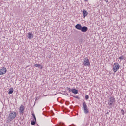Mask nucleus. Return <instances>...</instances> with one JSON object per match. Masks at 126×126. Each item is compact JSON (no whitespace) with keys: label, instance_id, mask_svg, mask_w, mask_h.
<instances>
[{"label":"nucleus","instance_id":"nucleus-1","mask_svg":"<svg viewBox=\"0 0 126 126\" xmlns=\"http://www.w3.org/2000/svg\"><path fill=\"white\" fill-rule=\"evenodd\" d=\"M16 116H17L16 112L14 111H10L8 115V118L7 120V123L9 124V123L11 122L12 120H13L16 118Z\"/></svg>","mask_w":126,"mask_h":126},{"label":"nucleus","instance_id":"nucleus-2","mask_svg":"<svg viewBox=\"0 0 126 126\" xmlns=\"http://www.w3.org/2000/svg\"><path fill=\"white\" fill-rule=\"evenodd\" d=\"M108 104L109 106V107L112 108H113V105L115 104V98L113 97H111L108 100Z\"/></svg>","mask_w":126,"mask_h":126},{"label":"nucleus","instance_id":"nucleus-3","mask_svg":"<svg viewBox=\"0 0 126 126\" xmlns=\"http://www.w3.org/2000/svg\"><path fill=\"white\" fill-rule=\"evenodd\" d=\"M83 65H84V66H90V62H89V59H88L87 57H85L84 58Z\"/></svg>","mask_w":126,"mask_h":126},{"label":"nucleus","instance_id":"nucleus-4","mask_svg":"<svg viewBox=\"0 0 126 126\" xmlns=\"http://www.w3.org/2000/svg\"><path fill=\"white\" fill-rule=\"evenodd\" d=\"M113 71L114 72H117L119 69H120V65L119 64V63H115L113 65Z\"/></svg>","mask_w":126,"mask_h":126},{"label":"nucleus","instance_id":"nucleus-5","mask_svg":"<svg viewBox=\"0 0 126 126\" xmlns=\"http://www.w3.org/2000/svg\"><path fill=\"white\" fill-rule=\"evenodd\" d=\"M83 109L84 110V114H88V113H89V111L88 110V108H87V105L85 102L83 103Z\"/></svg>","mask_w":126,"mask_h":126},{"label":"nucleus","instance_id":"nucleus-6","mask_svg":"<svg viewBox=\"0 0 126 126\" xmlns=\"http://www.w3.org/2000/svg\"><path fill=\"white\" fill-rule=\"evenodd\" d=\"M19 110V113H20V114H21V115H23L24 113V110H25V108L24 107V106H23V105H21Z\"/></svg>","mask_w":126,"mask_h":126},{"label":"nucleus","instance_id":"nucleus-7","mask_svg":"<svg viewBox=\"0 0 126 126\" xmlns=\"http://www.w3.org/2000/svg\"><path fill=\"white\" fill-rule=\"evenodd\" d=\"M34 36L33 35V34H32V32H30L27 35L28 39H29V40H31V39L33 38Z\"/></svg>","mask_w":126,"mask_h":126},{"label":"nucleus","instance_id":"nucleus-8","mask_svg":"<svg viewBox=\"0 0 126 126\" xmlns=\"http://www.w3.org/2000/svg\"><path fill=\"white\" fill-rule=\"evenodd\" d=\"M87 30H88V28H87V27H86V26L82 27V28L81 29V31H82V32H86V31H87Z\"/></svg>","mask_w":126,"mask_h":126},{"label":"nucleus","instance_id":"nucleus-9","mask_svg":"<svg viewBox=\"0 0 126 126\" xmlns=\"http://www.w3.org/2000/svg\"><path fill=\"white\" fill-rule=\"evenodd\" d=\"M75 27L76 29H78V30H81L82 26H81V24H78L75 26Z\"/></svg>","mask_w":126,"mask_h":126},{"label":"nucleus","instance_id":"nucleus-10","mask_svg":"<svg viewBox=\"0 0 126 126\" xmlns=\"http://www.w3.org/2000/svg\"><path fill=\"white\" fill-rule=\"evenodd\" d=\"M34 66H35V67H38V68H40V69H43V66L40 64H34Z\"/></svg>","mask_w":126,"mask_h":126},{"label":"nucleus","instance_id":"nucleus-11","mask_svg":"<svg viewBox=\"0 0 126 126\" xmlns=\"http://www.w3.org/2000/svg\"><path fill=\"white\" fill-rule=\"evenodd\" d=\"M0 70L1 72L3 73V74H5V73H6V71H7L6 68H5V67L2 68V69H0Z\"/></svg>","mask_w":126,"mask_h":126},{"label":"nucleus","instance_id":"nucleus-12","mask_svg":"<svg viewBox=\"0 0 126 126\" xmlns=\"http://www.w3.org/2000/svg\"><path fill=\"white\" fill-rule=\"evenodd\" d=\"M83 18H85V17L87 16V14H88V13L86 10H83Z\"/></svg>","mask_w":126,"mask_h":126},{"label":"nucleus","instance_id":"nucleus-13","mask_svg":"<svg viewBox=\"0 0 126 126\" xmlns=\"http://www.w3.org/2000/svg\"><path fill=\"white\" fill-rule=\"evenodd\" d=\"M72 93H74V94H78V90L75 89H72Z\"/></svg>","mask_w":126,"mask_h":126},{"label":"nucleus","instance_id":"nucleus-14","mask_svg":"<svg viewBox=\"0 0 126 126\" xmlns=\"http://www.w3.org/2000/svg\"><path fill=\"white\" fill-rule=\"evenodd\" d=\"M13 93V88H10L8 92V94H12Z\"/></svg>","mask_w":126,"mask_h":126},{"label":"nucleus","instance_id":"nucleus-15","mask_svg":"<svg viewBox=\"0 0 126 126\" xmlns=\"http://www.w3.org/2000/svg\"><path fill=\"white\" fill-rule=\"evenodd\" d=\"M65 126L64 125V123H59V124H57V125H56V126Z\"/></svg>","mask_w":126,"mask_h":126},{"label":"nucleus","instance_id":"nucleus-16","mask_svg":"<svg viewBox=\"0 0 126 126\" xmlns=\"http://www.w3.org/2000/svg\"><path fill=\"white\" fill-rule=\"evenodd\" d=\"M36 121H32V122H31V125H32V126H34V125H36Z\"/></svg>","mask_w":126,"mask_h":126},{"label":"nucleus","instance_id":"nucleus-17","mask_svg":"<svg viewBox=\"0 0 126 126\" xmlns=\"http://www.w3.org/2000/svg\"><path fill=\"white\" fill-rule=\"evenodd\" d=\"M32 115L34 118V120L35 121V122H37V119H36V116H35V114L32 113Z\"/></svg>","mask_w":126,"mask_h":126},{"label":"nucleus","instance_id":"nucleus-18","mask_svg":"<svg viewBox=\"0 0 126 126\" xmlns=\"http://www.w3.org/2000/svg\"><path fill=\"white\" fill-rule=\"evenodd\" d=\"M85 98L86 100H88L89 99V96H88V95L86 94Z\"/></svg>","mask_w":126,"mask_h":126},{"label":"nucleus","instance_id":"nucleus-19","mask_svg":"<svg viewBox=\"0 0 126 126\" xmlns=\"http://www.w3.org/2000/svg\"><path fill=\"white\" fill-rule=\"evenodd\" d=\"M121 114L122 115H123L124 116V115H125V111H124V110L121 109Z\"/></svg>","mask_w":126,"mask_h":126},{"label":"nucleus","instance_id":"nucleus-20","mask_svg":"<svg viewBox=\"0 0 126 126\" xmlns=\"http://www.w3.org/2000/svg\"><path fill=\"white\" fill-rule=\"evenodd\" d=\"M67 90H68L69 92H70V91H72V89H71L70 88L67 87Z\"/></svg>","mask_w":126,"mask_h":126},{"label":"nucleus","instance_id":"nucleus-21","mask_svg":"<svg viewBox=\"0 0 126 126\" xmlns=\"http://www.w3.org/2000/svg\"><path fill=\"white\" fill-rule=\"evenodd\" d=\"M118 59L119 60H124V56L119 57Z\"/></svg>","mask_w":126,"mask_h":126},{"label":"nucleus","instance_id":"nucleus-22","mask_svg":"<svg viewBox=\"0 0 126 126\" xmlns=\"http://www.w3.org/2000/svg\"><path fill=\"white\" fill-rule=\"evenodd\" d=\"M69 126H74V125L72 124V125H69Z\"/></svg>","mask_w":126,"mask_h":126},{"label":"nucleus","instance_id":"nucleus-23","mask_svg":"<svg viewBox=\"0 0 126 126\" xmlns=\"http://www.w3.org/2000/svg\"><path fill=\"white\" fill-rule=\"evenodd\" d=\"M107 115H109V112L106 113Z\"/></svg>","mask_w":126,"mask_h":126},{"label":"nucleus","instance_id":"nucleus-24","mask_svg":"<svg viewBox=\"0 0 126 126\" xmlns=\"http://www.w3.org/2000/svg\"><path fill=\"white\" fill-rule=\"evenodd\" d=\"M85 1H87L88 0H84Z\"/></svg>","mask_w":126,"mask_h":126},{"label":"nucleus","instance_id":"nucleus-25","mask_svg":"<svg viewBox=\"0 0 126 126\" xmlns=\"http://www.w3.org/2000/svg\"><path fill=\"white\" fill-rule=\"evenodd\" d=\"M76 98H77V99H78V96H76Z\"/></svg>","mask_w":126,"mask_h":126},{"label":"nucleus","instance_id":"nucleus-26","mask_svg":"<svg viewBox=\"0 0 126 126\" xmlns=\"http://www.w3.org/2000/svg\"><path fill=\"white\" fill-rule=\"evenodd\" d=\"M52 115H55V114H54L53 112L52 113Z\"/></svg>","mask_w":126,"mask_h":126}]
</instances>
